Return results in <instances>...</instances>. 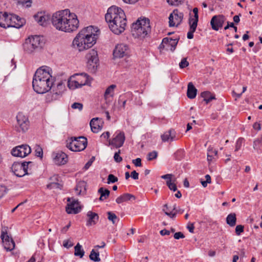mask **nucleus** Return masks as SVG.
<instances>
[{
  "label": "nucleus",
  "instance_id": "f257e3e1",
  "mask_svg": "<svg viewBox=\"0 0 262 262\" xmlns=\"http://www.w3.org/2000/svg\"><path fill=\"white\" fill-rule=\"evenodd\" d=\"M51 21L53 26L59 31L71 32L77 29L79 20L76 15L71 13L68 9L59 11L54 13Z\"/></svg>",
  "mask_w": 262,
  "mask_h": 262
},
{
  "label": "nucleus",
  "instance_id": "f03ea898",
  "mask_svg": "<svg viewBox=\"0 0 262 262\" xmlns=\"http://www.w3.org/2000/svg\"><path fill=\"white\" fill-rule=\"evenodd\" d=\"M51 72V69L47 66H42L36 70L32 81L33 88L36 93L43 94L51 90L54 81Z\"/></svg>",
  "mask_w": 262,
  "mask_h": 262
},
{
  "label": "nucleus",
  "instance_id": "7ed1b4c3",
  "mask_svg": "<svg viewBox=\"0 0 262 262\" xmlns=\"http://www.w3.org/2000/svg\"><path fill=\"white\" fill-rule=\"evenodd\" d=\"M110 30L116 34L123 32L126 26V19L124 11L115 6L110 7L105 15Z\"/></svg>",
  "mask_w": 262,
  "mask_h": 262
},
{
  "label": "nucleus",
  "instance_id": "20e7f679",
  "mask_svg": "<svg viewBox=\"0 0 262 262\" xmlns=\"http://www.w3.org/2000/svg\"><path fill=\"white\" fill-rule=\"evenodd\" d=\"M99 30L97 28L90 26L81 30L73 41V45L79 51L88 49L96 42Z\"/></svg>",
  "mask_w": 262,
  "mask_h": 262
},
{
  "label": "nucleus",
  "instance_id": "39448f33",
  "mask_svg": "<svg viewBox=\"0 0 262 262\" xmlns=\"http://www.w3.org/2000/svg\"><path fill=\"white\" fill-rule=\"evenodd\" d=\"M25 23V20L16 15L0 12V26L2 28H19L23 26Z\"/></svg>",
  "mask_w": 262,
  "mask_h": 262
},
{
  "label": "nucleus",
  "instance_id": "423d86ee",
  "mask_svg": "<svg viewBox=\"0 0 262 262\" xmlns=\"http://www.w3.org/2000/svg\"><path fill=\"white\" fill-rule=\"evenodd\" d=\"M45 44L43 37L40 35L32 36L26 40L23 47L25 52L31 53L42 48Z\"/></svg>",
  "mask_w": 262,
  "mask_h": 262
},
{
  "label": "nucleus",
  "instance_id": "0eeeda50",
  "mask_svg": "<svg viewBox=\"0 0 262 262\" xmlns=\"http://www.w3.org/2000/svg\"><path fill=\"white\" fill-rule=\"evenodd\" d=\"M87 144V139L83 136L71 137L67 141V148L73 151L83 150L86 148Z\"/></svg>",
  "mask_w": 262,
  "mask_h": 262
},
{
  "label": "nucleus",
  "instance_id": "6e6552de",
  "mask_svg": "<svg viewBox=\"0 0 262 262\" xmlns=\"http://www.w3.org/2000/svg\"><path fill=\"white\" fill-rule=\"evenodd\" d=\"M89 84V76L87 74L81 73L76 74L68 81V85L70 89H75L82 86Z\"/></svg>",
  "mask_w": 262,
  "mask_h": 262
},
{
  "label": "nucleus",
  "instance_id": "1a4fd4ad",
  "mask_svg": "<svg viewBox=\"0 0 262 262\" xmlns=\"http://www.w3.org/2000/svg\"><path fill=\"white\" fill-rule=\"evenodd\" d=\"M17 123L15 125L16 132L21 133L26 132L30 126L28 118L22 113H19L16 116Z\"/></svg>",
  "mask_w": 262,
  "mask_h": 262
},
{
  "label": "nucleus",
  "instance_id": "9d476101",
  "mask_svg": "<svg viewBox=\"0 0 262 262\" xmlns=\"http://www.w3.org/2000/svg\"><path fill=\"white\" fill-rule=\"evenodd\" d=\"M192 12L194 13V15L192 16L191 15V14H190L188 19L189 29L187 34V37L189 39L193 38V33L196 31L199 21L198 9L197 8H194L192 10Z\"/></svg>",
  "mask_w": 262,
  "mask_h": 262
},
{
  "label": "nucleus",
  "instance_id": "9b49d317",
  "mask_svg": "<svg viewBox=\"0 0 262 262\" xmlns=\"http://www.w3.org/2000/svg\"><path fill=\"white\" fill-rule=\"evenodd\" d=\"M86 58L88 60L87 67L88 69L91 72H95L99 61L97 51L94 49L91 50L86 54Z\"/></svg>",
  "mask_w": 262,
  "mask_h": 262
},
{
  "label": "nucleus",
  "instance_id": "f8f14e48",
  "mask_svg": "<svg viewBox=\"0 0 262 262\" xmlns=\"http://www.w3.org/2000/svg\"><path fill=\"white\" fill-rule=\"evenodd\" d=\"M32 164L31 161L25 162L21 163L14 162L11 166V171L16 176L22 177L28 174L27 170L29 164Z\"/></svg>",
  "mask_w": 262,
  "mask_h": 262
},
{
  "label": "nucleus",
  "instance_id": "ddd939ff",
  "mask_svg": "<svg viewBox=\"0 0 262 262\" xmlns=\"http://www.w3.org/2000/svg\"><path fill=\"white\" fill-rule=\"evenodd\" d=\"M125 140L124 133L123 131L117 130L113 135L112 138L109 140L108 145H111L114 148H119L123 145Z\"/></svg>",
  "mask_w": 262,
  "mask_h": 262
},
{
  "label": "nucleus",
  "instance_id": "4468645a",
  "mask_svg": "<svg viewBox=\"0 0 262 262\" xmlns=\"http://www.w3.org/2000/svg\"><path fill=\"white\" fill-rule=\"evenodd\" d=\"M31 152V147L27 144H22L12 148L11 153L14 157L24 158Z\"/></svg>",
  "mask_w": 262,
  "mask_h": 262
},
{
  "label": "nucleus",
  "instance_id": "2eb2a0df",
  "mask_svg": "<svg viewBox=\"0 0 262 262\" xmlns=\"http://www.w3.org/2000/svg\"><path fill=\"white\" fill-rule=\"evenodd\" d=\"M142 26H140V28H138L137 31H136L133 34L134 36L137 37H144L150 31V27L149 25V20L146 18L142 19Z\"/></svg>",
  "mask_w": 262,
  "mask_h": 262
},
{
  "label": "nucleus",
  "instance_id": "dca6fc26",
  "mask_svg": "<svg viewBox=\"0 0 262 262\" xmlns=\"http://www.w3.org/2000/svg\"><path fill=\"white\" fill-rule=\"evenodd\" d=\"M1 238L4 243V247L7 251H11L15 248V242L12 238L8 235L6 231L2 232Z\"/></svg>",
  "mask_w": 262,
  "mask_h": 262
},
{
  "label": "nucleus",
  "instance_id": "f3484780",
  "mask_svg": "<svg viewBox=\"0 0 262 262\" xmlns=\"http://www.w3.org/2000/svg\"><path fill=\"white\" fill-rule=\"evenodd\" d=\"M183 13L178 9L174 10L169 16V25L170 27L178 26L182 21Z\"/></svg>",
  "mask_w": 262,
  "mask_h": 262
},
{
  "label": "nucleus",
  "instance_id": "a211bd4d",
  "mask_svg": "<svg viewBox=\"0 0 262 262\" xmlns=\"http://www.w3.org/2000/svg\"><path fill=\"white\" fill-rule=\"evenodd\" d=\"M129 53L127 45L124 43L118 44L116 46L113 52V55L116 58H122L128 56Z\"/></svg>",
  "mask_w": 262,
  "mask_h": 262
},
{
  "label": "nucleus",
  "instance_id": "6ab92c4d",
  "mask_svg": "<svg viewBox=\"0 0 262 262\" xmlns=\"http://www.w3.org/2000/svg\"><path fill=\"white\" fill-rule=\"evenodd\" d=\"M67 201L69 202L66 207V211L68 214H77L81 211V208L77 200L69 198Z\"/></svg>",
  "mask_w": 262,
  "mask_h": 262
},
{
  "label": "nucleus",
  "instance_id": "aec40b11",
  "mask_svg": "<svg viewBox=\"0 0 262 262\" xmlns=\"http://www.w3.org/2000/svg\"><path fill=\"white\" fill-rule=\"evenodd\" d=\"M51 156L54 163L56 165H64L68 162V156L61 151H54Z\"/></svg>",
  "mask_w": 262,
  "mask_h": 262
},
{
  "label": "nucleus",
  "instance_id": "412c9836",
  "mask_svg": "<svg viewBox=\"0 0 262 262\" xmlns=\"http://www.w3.org/2000/svg\"><path fill=\"white\" fill-rule=\"evenodd\" d=\"M226 20V18L223 15H216L213 16L210 20V25L212 29L215 31H218L222 28Z\"/></svg>",
  "mask_w": 262,
  "mask_h": 262
},
{
  "label": "nucleus",
  "instance_id": "4be33fe9",
  "mask_svg": "<svg viewBox=\"0 0 262 262\" xmlns=\"http://www.w3.org/2000/svg\"><path fill=\"white\" fill-rule=\"evenodd\" d=\"M34 19L41 26H46L49 21L51 16L45 12H38L34 16Z\"/></svg>",
  "mask_w": 262,
  "mask_h": 262
},
{
  "label": "nucleus",
  "instance_id": "5701e85b",
  "mask_svg": "<svg viewBox=\"0 0 262 262\" xmlns=\"http://www.w3.org/2000/svg\"><path fill=\"white\" fill-rule=\"evenodd\" d=\"M86 215L88 218L86 224L87 226L95 225L98 221L99 216L96 213L89 211L88 212Z\"/></svg>",
  "mask_w": 262,
  "mask_h": 262
},
{
  "label": "nucleus",
  "instance_id": "b1692460",
  "mask_svg": "<svg viewBox=\"0 0 262 262\" xmlns=\"http://www.w3.org/2000/svg\"><path fill=\"white\" fill-rule=\"evenodd\" d=\"M175 138L176 132L173 129H169L161 135V139L163 142L173 141Z\"/></svg>",
  "mask_w": 262,
  "mask_h": 262
},
{
  "label": "nucleus",
  "instance_id": "393cba45",
  "mask_svg": "<svg viewBox=\"0 0 262 262\" xmlns=\"http://www.w3.org/2000/svg\"><path fill=\"white\" fill-rule=\"evenodd\" d=\"M101 120L98 118H93L90 123L92 131L94 133H97L101 129L102 127L100 125Z\"/></svg>",
  "mask_w": 262,
  "mask_h": 262
},
{
  "label": "nucleus",
  "instance_id": "a878e982",
  "mask_svg": "<svg viewBox=\"0 0 262 262\" xmlns=\"http://www.w3.org/2000/svg\"><path fill=\"white\" fill-rule=\"evenodd\" d=\"M197 90L193 83L189 82L187 86V96L190 99H193L196 97Z\"/></svg>",
  "mask_w": 262,
  "mask_h": 262
},
{
  "label": "nucleus",
  "instance_id": "bb28decb",
  "mask_svg": "<svg viewBox=\"0 0 262 262\" xmlns=\"http://www.w3.org/2000/svg\"><path fill=\"white\" fill-rule=\"evenodd\" d=\"M135 199L136 198L134 195L126 193L118 197L116 200V202L118 204H121L123 202L131 200L132 199L135 200Z\"/></svg>",
  "mask_w": 262,
  "mask_h": 262
},
{
  "label": "nucleus",
  "instance_id": "cd10ccee",
  "mask_svg": "<svg viewBox=\"0 0 262 262\" xmlns=\"http://www.w3.org/2000/svg\"><path fill=\"white\" fill-rule=\"evenodd\" d=\"M201 95L206 104L209 103L211 100L215 99V95L209 91L203 92Z\"/></svg>",
  "mask_w": 262,
  "mask_h": 262
},
{
  "label": "nucleus",
  "instance_id": "c85d7f7f",
  "mask_svg": "<svg viewBox=\"0 0 262 262\" xmlns=\"http://www.w3.org/2000/svg\"><path fill=\"white\" fill-rule=\"evenodd\" d=\"M236 220L235 213H231L226 217V223L230 226L233 227L236 225Z\"/></svg>",
  "mask_w": 262,
  "mask_h": 262
},
{
  "label": "nucleus",
  "instance_id": "c756f323",
  "mask_svg": "<svg viewBox=\"0 0 262 262\" xmlns=\"http://www.w3.org/2000/svg\"><path fill=\"white\" fill-rule=\"evenodd\" d=\"M98 192L100 194L99 200L103 201L106 199L110 194V191L108 189L103 187H100L98 190Z\"/></svg>",
  "mask_w": 262,
  "mask_h": 262
},
{
  "label": "nucleus",
  "instance_id": "7c9ffc66",
  "mask_svg": "<svg viewBox=\"0 0 262 262\" xmlns=\"http://www.w3.org/2000/svg\"><path fill=\"white\" fill-rule=\"evenodd\" d=\"M116 87V85L112 84L106 89L104 95L105 99H107L110 97H113L114 96V90Z\"/></svg>",
  "mask_w": 262,
  "mask_h": 262
},
{
  "label": "nucleus",
  "instance_id": "2f4dec72",
  "mask_svg": "<svg viewBox=\"0 0 262 262\" xmlns=\"http://www.w3.org/2000/svg\"><path fill=\"white\" fill-rule=\"evenodd\" d=\"M60 95V92H55L54 93H48L46 96V101L47 102H50L53 100H56L58 99L59 96Z\"/></svg>",
  "mask_w": 262,
  "mask_h": 262
},
{
  "label": "nucleus",
  "instance_id": "473e14b6",
  "mask_svg": "<svg viewBox=\"0 0 262 262\" xmlns=\"http://www.w3.org/2000/svg\"><path fill=\"white\" fill-rule=\"evenodd\" d=\"M75 253L74 254L75 256H78L80 258H82L84 254V251L82 248V246L78 243L75 247Z\"/></svg>",
  "mask_w": 262,
  "mask_h": 262
},
{
  "label": "nucleus",
  "instance_id": "72a5a7b5",
  "mask_svg": "<svg viewBox=\"0 0 262 262\" xmlns=\"http://www.w3.org/2000/svg\"><path fill=\"white\" fill-rule=\"evenodd\" d=\"M89 257L91 260H93L95 262H98L100 261L99 252H96L94 249H93L91 251Z\"/></svg>",
  "mask_w": 262,
  "mask_h": 262
},
{
  "label": "nucleus",
  "instance_id": "f704fd0d",
  "mask_svg": "<svg viewBox=\"0 0 262 262\" xmlns=\"http://www.w3.org/2000/svg\"><path fill=\"white\" fill-rule=\"evenodd\" d=\"M107 218L108 220L111 221L113 224H116L117 221H118L119 219L117 215L113 212L108 211L107 212Z\"/></svg>",
  "mask_w": 262,
  "mask_h": 262
},
{
  "label": "nucleus",
  "instance_id": "c9c22d12",
  "mask_svg": "<svg viewBox=\"0 0 262 262\" xmlns=\"http://www.w3.org/2000/svg\"><path fill=\"white\" fill-rule=\"evenodd\" d=\"M143 24V23H142V19H138L136 21V22L132 24V33L133 34L136 31H137L138 28H140V26H142V25Z\"/></svg>",
  "mask_w": 262,
  "mask_h": 262
},
{
  "label": "nucleus",
  "instance_id": "e433bc0d",
  "mask_svg": "<svg viewBox=\"0 0 262 262\" xmlns=\"http://www.w3.org/2000/svg\"><path fill=\"white\" fill-rule=\"evenodd\" d=\"M35 156L40 158H42L43 151L42 148L38 145H36L35 147Z\"/></svg>",
  "mask_w": 262,
  "mask_h": 262
},
{
  "label": "nucleus",
  "instance_id": "4c0bfd02",
  "mask_svg": "<svg viewBox=\"0 0 262 262\" xmlns=\"http://www.w3.org/2000/svg\"><path fill=\"white\" fill-rule=\"evenodd\" d=\"M158 157V152L154 150L151 152L148 153L147 155V159L148 161H152L156 159Z\"/></svg>",
  "mask_w": 262,
  "mask_h": 262
},
{
  "label": "nucleus",
  "instance_id": "58836bf2",
  "mask_svg": "<svg viewBox=\"0 0 262 262\" xmlns=\"http://www.w3.org/2000/svg\"><path fill=\"white\" fill-rule=\"evenodd\" d=\"M259 145H262V135L260 138L255 140L253 142V148L255 150H259L260 149Z\"/></svg>",
  "mask_w": 262,
  "mask_h": 262
},
{
  "label": "nucleus",
  "instance_id": "ea45409f",
  "mask_svg": "<svg viewBox=\"0 0 262 262\" xmlns=\"http://www.w3.org/2000/svg\"><path fill=\"white\" fill-rule=\"evenodd\" d=\"M107 183L110 184L112 183H114L117 182L118 181V179L117 177L115 176L113 174H108L107 179Z\"/></svg>",
  "mask_w": 262,
  "mask_h": 262
},
{
  "label": "nucleus",
  "instance_id": "a19ab883",
  "mask_svg": "<svg viewBox=\"0 0 262 262\" xmlns=\"http://www.w3.org/2000/svg\"><path fill=\"white\" fill-rule=\"evenodd\" d=\"M166 185L171 190L176 191L177 190V187L176 185L173 183H171V180H167Z\"/></svg>",
  "mask_w": 262,
  "mask_h": 262
},
{
  "label": "nucleus",
  "instance_id": "79ce46f5",
  "mask_svg": "<svg viewBox=\"0 0 262 262\" xmlns=\"http://www.w3.org/2000/svg\"><path fill=\"white\" fill-rule=\"evenodd\" d=\"M189 66V62L187 60L186 58L182 59L181 62L179 63V67L180 69H184Z\"/></svg>",
  "mask_w": 262,
  "mask_h": 262
},
{
  "label": "nucleus",
  "instance_id": "37998d69",
  "mask_svg": "<svg viewBox=\"0 0 262 262\" xmlns=\"http://www.w3.org/2000/svg\"><path fill=\"white\" fill-rule=\"evenodd\" d=\"M121 153V150L120 149L118 150V151L116 152L114 156V159L115 161L117 163H120L122 161V158L120 156V154Z\"/></svg>",
  "mask_w": 262,
  "mask_h": 262
},
{
  "label": "nucleus",
  "instance_id": "c03bdc74",
  "mask_svg": "<svg viewBox=\"0 0 262 262\" xmlns=\"http://www.w3.org/2000/svg\"><path fill=\"white\" fill-rule=\"evenodd\" d=\"M32 2L31 0H24V1H18V4L21 5L23 6H25L26 7H30L31 6V4Z\"/></svg>",
  "mask_w": 262,
  "mask_h": 262
},
{
  "label": "nucleus",
  "instance_id": "a18cd8bd",
  "mask_svg": "<svg viewBox=\"0 0 262 262\" xmlns=\"http://www.w3.org/2000/svg\"><path fill=\"white\" fill-rule=\"evenodd\" d=\"M243 141H244V139L243 138H239L237 141H236V145H235V151H238V150H239L242 146V144H243Z\"/></svg>",
  "mask_w": 262,
  "mask_h": 262
},
{
  "label": "nucleus",
  "instance_id": "49530a36",
  "mask_svg": "<svg viewBox=\"0 0 262 262\" xmlns=\"http://www.w3.org/2000/svg\"><path fill=\"white\" fill-rule=\"evenodd\" d=\"M244 227L242 225L236 226L235 228V233L237 235H240L244 232Z\"/></svg>",
  "mask_w": 262,
  "mask_h": 262
},
{
  "label": "nucleus",
  "instance_id": "de8ad7c7",
  "mask_svg": "<svg viewBox=\"0 0 262 262\" xmlns=\"http://www.w3.org/2000/svg\"><path fill=\"white\" fill-rule=\"evenodd\" d=\"M71 107L73 109H78L79 111H81L83 108V104L79 102H74L72 104Z\"/></svg>",
  "mask_w": 262,
  "mask_h": 262
},
{
  "label": "nucleus",
  "instance_id": "09e8293b",
  "mask_svg": "<svg viewBox=\"0 0 262 262\" xmlns=\"http://www.w3.org/2000/svg\"><path fill=\"white\" fill-rule=\"evenodd\" d=\"M184 0H167V3L170 5L178 6L183 2Z\"/></svg>",
  "mask_w": 262,
  "mask_h": 262
},
{
  "label": "nucleus",
  "instance_id": "8fccbe9b",
  "mask_svg": "<svg viewBox=\"0 0 262 262\" xmlns=\"http://www.w3.org/2000/svg\"><path fill=\"white\" fill-rule=\"evenodd\" d=\"M82 187H84V188L85 187V183L83 182H80L77 185V186L75 188V190L76 191H78V193L80 194V193L82 191Z\"/></svg>",
  "mask_w": 262,
  "mask_h": 262
},
{
  "label": "nucleus",
  "instance_id": "3c124183",
  "mask_svg": "<svg viewBox=\"0 0 262 262\" xmlns=\"http://www.w3.org/2000/svg\"><path fill=\"white\" fill-rule=\"evenodd\" d=\"M173 237L176 239L183 238L185 237L184 234L181 232H178L174 234Z\"/></svg>",
  "mask_w": 262,
  "mask_h": 262
},
{
  "label": "nucleus",
  "instance_id": "603ef678",
  "mask_svg": "<svg viewBox=\"0 0 262 262\" xmlns=\"http://www.w3.org/2000/svg\"><path fill=\"white\" fill-rule=\"evenodd\" d=\"M6 187L3 185H0V199L6 193Z\"/></svg>",
  "mask_w": 262,
  "mask_h": 262
},
{
  "label": "nucleus",
  "instance_id": "864d4df0",
  "mask_svg": "<svg viewBox=\"0 0 262 262\" xmlns=\"http://www.w3.org/2000/svg\"><path fill=\"white\" fill-rule=\"evenodd\" d=\"M133 163L136 166L140 167L142 166L141 159L139 158L133 160Z\"/></svg>",
  "mask_w": 262,
  "mask_h": 262
},
{
  "label": "nucleus",
  "instance_id": "5fc2aeb1",
  "mask_svg": "<svg viewBox=\"0 0 262 262\" xmlns=\"http://www.w3.org/2000/svg\"><path fill=\"white\" fill-rule=\"evenodd\" d=\"M63 246L67 248H69L73 246V244L69 240H64L63 242Z\"/></svg>",
  "mask_w": 262,
  "mask_h": 262
},
{
  "label": "nucleus",
  "instance_id": "6e6d98bb",
  "mask_svg": "<svg viewBox=\"0 0 262 262\" xmlns=\"http://www.w3.org/2000/svg\"><path fill=\"white\" fill-rule=\"evenodd\" d=\"M171 39V38H164L162 40V43L160 45V48H161L162 46L164 47V44H169Z\"/></svg>",
  "mask_w": 262,
  "mask_h": 262
},
{
  "label": "nucleus",
  "instance_id": "4d7b16f0",
  "mask_svg": "<svg viewBox=\"0 0 262 262\" xmlns=\"http://www.w3.org/2000/svg\"><path fill=\"white\" fill-rule=\"evenodd\" d=\"M187 228L190 233H194V226L193 223H189L187 226Z\"/></svg>",
  "mask_w": 262,
  "mask_h": 262
},
{
  "label": "nucleus",
  "instance_id": "13d9d810",
  "mask_svg": "<svg viewBox=\"0 0 262 262\" xmlns=\"http://www.w3.org/2000/svg\"><path fill=\"white\" fill-rule=\"evenodd\" d=\"M110 132H106L103 133L101 135V138L105 139L107 140L109 142V140L110 139Z\"/></svg>",
  "mask_w": 262,
  "mask_h": 262
},
{
  "label": "nucleus",
  "instance_id": "bf43d9fd",
  "mask_svg": "<svg viewBox=\"0 0 262 262\" xmlns=\"http://www.w3.org/2000/svg\"><path fill=\"white\" fill-rule=\"evenodd\" d=\"M163 211L165 212V214L169 216L170 218H174L176 216L177 212H169L168 211H165V209H163Z\"/></svg>",
  "mask_w": 262,
  "mask_h": 262
},
{
  "label": "nucleus",
  "instance_id": "052dcab7",
  "mask_svg": "<svg viewBox=\"0 0 262 262\" xmlns=\"http://www.w3.org/2000/svg\"><path fill=\"white\" fill-rule=\"evenodd\" d=\"M130 177L134 180L139 179V173L136 171L134 170L131 172Z\"/></svg>",
  "mask_w": 262,
  "mask_h": 262
},
{
  "label": "nucleus",
  "instance_id": "680f3d73",
  "mask_svg": "<svg viewBox=\"0 0 262 262\" xmlns=\"http://www.w3.org/2000/svg\"><path fill=\"white\" fill-rule=\"evenodd\" d=\"M178 39H171L170 40V42H169V45H170L172 47H173L174 49L176 48L177 43H178Z\"/></svg>",
  "mask_w": 262,
  "mask_h": 262
},
{
  "label": "nucleus",
  "instance_id": "e2e57ef3",
  "mask_svg": "<svg viewBox=\"0 0 262 262\" xmlns=\"http://www.w3.org/2000/svg\"><path fill=\"white\" fill-rule=\"evenodd\" d=\"M160 234L161 235H168L170 234V231L169 230H166V229H163L160 232Z\"/></svg>",
  "mask_w": 262,
  "mask_h": 262
},
{
  "label": "nucleus",
  "instance_id": "0e129e2a",
  "mask_svg": "<svg viewBox=\"0 0 262 262\" xmlns=\"http://www.w3.org/2000/svg\"><path fill=\"white\" fill-rule=\"evenodd\" d=\"M253 127L254 129L260 130L261 129V125L259 123L255 122L253 124Z\"/></svg>",
  "mask_w": 262,
  "mask_h": 262
},
{
  "label": "nucleus",
  "instance_id": "69168bd1",
  "mask_svg": "<svg viewBox=\"0 0 262 262\" xmlns=\"http://www.w3.org/2000/svg\"><path fill=\"white\" fill-rule=\"evenodd\" d=\"M172 176V174H166L165 175H163L161 176V178L163 179H167V180H171V177Z\"/></svg>",
  "mask_w": 262,
  "mask_h": 262
},
{
  "label": "nucleus",
  "instance_id": "338daca9",
  "mask_svg": "<svg viewBox=\"0 0 262 262\" xmlns=\"http://www.w3.org/2000/svg\"><path fill=\"white\" fill-rule=\"evenodd\" d=\"M92 163H93V161L92 160H89L84 165V168L85 169V170H87L89 168V167L92 165Z\"/></svg>",
  "mask_w": 262,
  "mask_h": 262
},
{
  "label": "nucleus",
  "instance_id": "774afa93",
  "mask_svg": "<svg viewBox=\"0 0 262 262\" xmlns=\"http://www.w3.org/2000/svg\"><path fill=\"white\" fill-rule=\"evenodd\" d=\"M241 15L239 14V15H235L233 17V21L235 23L238 24L239 22V21H240L239 16H241Z\"/></svg>",
  "mask_w": 262,
  "mask_h": 262
}]
</instances>
